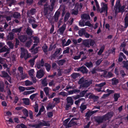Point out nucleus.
I'll list each match as a JSON object with an SVG mask.
<instances>
[{
  "label": "nucleus",
  "instance_id": "f257e3e1",
  "mask_svg": "<svg viewBox=\"0 0 128 128\" xmlns=\"http://www.w3.org/2000/svg\"><path fill=\"white\" fill-rule=\"evenodd\" d=\"M96 3V6L97 8V10L98 12L102 13V12H106V15L107 13L108 7L107 5L104 2H102L101 4V8L100 9V7L98 2L97 0H94Z\"/></svg>",
  "mask_w": 128,
  "mask_h": 128
},
{
  "label": "nucleus",
  "instance_id": "f03ea898",
  "mask_svg": "<svg viewBox=\"0 0 128 128\" xmlns=\"http://www.w3.org/2000/svg\"><path fill=\"white\" fill-rule=\"evenodd\" d=\"M49 121H46L44 120L38 121L37 124L33 125H29L30 127L35 128H41L42 126H50Z\"/></svg>",
  "mask_w": 128,
  "mask_h": 128
},
{
  "label": "nucleus",
  "instance_id": "7ed1b4c3",
  "mask_svg": "<svg viewBox=\"0 0 128 128\" xmlns=\"http://www.w3.org/2000/svg\"><path fill=\"white\" fill-rule=\"evenodd\" d=\"M113 113L110 112L108 113L102 117H98L96 119V120L98 123H100L106 120H108L112 116Z\"/></svg>",
  "mask_w": 128,
  "mask_h": 128
},
{
  "label": "nucleus",
  "instance_id": "20e7f679",
  "mask_svg": "<svg viewBox=\"0 0 128 128\" xmlns=\"http://www.w3.org/2000/svg\"><path fill=\"white\" fill-rule=\"evenodd\" d=\"M51 3V6L48 5L47 4H46L44 6V12L45 14L46 15L48 10L50 11H52L54 8V4L56 0H50Z\"/></svg>",
  "mask_w": 128,
  "mask_h": 128
},
{
  "label": "nucleus",
  "instance_id": "39448f33",
  "mask_svg": "<svg viewBox=\"0 0 128 128\" xmlns=\"http://www.w3.org/2000/svg\"><path fill=\"white\" fill-rule=\"evenodd\" d=\"M125 6L124 5L121 6L120 4V1L119 0L117 1L116 5L114 7V10L115 13L118 12H118H123L124 11V8L125 7Z\"/></svg>",
  "mask_w": 128,
  "mask_h": 128
},
{
  "label": "nucleus",
  "instance_id": "423d86ee",
  "mask_svg": "<svg viewBox=\"0 0 128 128\" xmlns=\"http://www.w3.org/2000/svg\"><path fill=\"white\" fill-rule=\"evenodd\" d=\"M92 83L91 82H89L87 80H84L83 77L80 78L78 82L79 84H81L80 88L81 87L87 88Z\"/></svg>",
  "mask_w": 128,
  "mask_h": 128
},
{
  "label": "nucleus",
  "instance_id": "0eeeda50",
  "mask_svg": "<svg viewBox=\"0 0 128 128\" xmlns=\"http://www.w3.org/2000/svg\"><path fill=\"white\" fill-rule=\"evenodd\" d=\"M21 58H24L26 60L30 56V53H28V50L23 48H21Z\"/></svg>",
  "mask_w": 128,
  "mask_h": 128
},
{
  "label": "nucleus",
  "instance_id": "6e6552de",
  "mask_svg": "<svg viewBox=\"0 0 128 128\" xmlns=\"http://www.w3.org/2000/svg\"><path fill=\"white\" fill-rule=\"evenodd\" d=\"M82 5L81 3H77L75 6L74 9L72 10V14L74 15H77L78 12V10H80L82 8Z\"/></svg>",
  "mask_w": 128,
  "mask_h": 128
},
{
  "label": "nucleus",
  "instance_id": "1a4fd4ad",
  "mask_svg": "<svg viewBox=\"0 0 128 128\" xmlns=\"http://www.w3.org/2000/svg\"><path fill=\"white\" fill-rule=\"evenodd\" d=\"M124 26H120L118 29L121 32H122L125 30V28L127 27L128 26V18L127 16L125 17L124 18Z\"/></svg>",
  "mask_w": 128,
  "mask_h": 128
},
{
  "label": "nucleus",
  "instance_id": "9d476101",
  "mask_svg": "<svg viewBox=\"0 0 128 128\" xmlns=\"http://www.w3.org/2000/svg\"><path fill=\"white\" fill-rule=\"evenodd\" d=\"M1 72L2 74L0 75V76L2 77L6 78V79L10 83H12L11 78L8 74L4 71H2Z\"/></svg>",
  "mask_w": 128,
  "mask_h": 128
},
{
  "label": "nucleus",
  "instance_id": "9b49d317",
  "mask_svg": "<svg viewBox=\"0 0 128 128\" xmlns=\"http://www.w3.org/2000/svg\"><path fill=\"white\" fill-rule=\"evenodd\" d=\"M107 71H103V74L101 75V77H104L107 78H111L113 74L111 72H108L107 74Z\"/></svg>",
  "mask_w": 128,
  "mask_h": 128
},
{
  "label": "nucleus",
  "instance_id": "f8f14e48",
  "mask_svg": "<svg viewBox=\"0 0 128 128\" xmlns=\"http://www.w3.org/2000/svg\"><path fill=\"white\" fill-rule=\"evenodd\" d=\"M70 120V118H68L66 119L64 122V126H66V128L71 127L73 124L74 122H73L72 121H70L68 124Z\"/></svg>",
  "mask_w": 128,
  "mask_h": 128
},
{
  "label": "nucleus",
  "instance_id": "ddd939ff",
  "mask_svg": "<svg viewBox=\"0 0 128 128\" xmlns=\"http://www.w3.org/2000/svg\"><path fill=\"white\" fill-rule=\"evenodd\" d=\"M44 74V70L40 69L37 72L36 76L38 78H40L43 76Z\"/></svg>",
  "mask_w": 128,
  "mask_h": 128
},
{
  "label": "nucleus",
  "instance_id": "4468645a",
  "mask_svg": "<svg viewBox=\"0 0 128 128\" xmlns=\"http://www.w3.org/2000/svg\"><path fill=\"white\" fill-rule=\"evenodd\" d=\"M6 45L0 49V52H6L4 54V56L5 57L6 56V54L9 53V49L6 48Z\"/></svg>",
  "mask_w": 128,
  "mask_h": 128
},
{
  "label": "nucleus",
  "instance_id": "2eb2a0df",
  "mask_svg": "<svg viewBox=\"0 0 128 128\" xmlns=\"http://www.w3.org/2000/svg\"><path fill=\"white\" fill-rule=\"evenodd\" d=\"M76 70L77 71H80L83 73H87L88 72V70L86 68L85 66H82V67L76 69Z\"/></svg>",
  "mask_w": 128,
  "mask_h": 128
},
{
  "label": "nucleus",
  "instance_id": "dca6fc26",
  "mask_svg": "<svg viewBox=\"0 0 128 128\" xmlns=\"http://www.w3.org/2000/svg\"><path fill=\"white\" fill-rule=\"evenodd\" d=\"M44 62L43 59H42L41 61L40 62H37L36 65V67L38 69H40L41 66H44Z\"/></svg>",
  "mask_w": 128,
  "mask_h": 128
},
{
  "label": "nucleus",
  "instance_id": "f3484780",
  "mask_svg": "<svg viewBox=\"0 0 128 128\" xmlns=\"http://www.w3.org/2000/svg\"><path fill=\"white\" fill-rule=\"evenodd\" d=\"M33 39L34 40V44L32 47V49H33L35 46H37L38 43L39 42V40L37 36L33 37Z\"/></svg>",
  "mask_w": 128,
  "mask_h": 128
},
{
  "label": "nucleus",
  "instance_id": "a211bd4d",
  "mask_svg": "<svg viewBox=\"0 0 128 128\" xmlns=\"http://www.w3.org/2000/svg\"><path fill=\"white\" fill-rule=\"evenodd\" d=\"M18 38L21 42H24L27 40V36L26 35H21L19 36Z\"/></svg>",
  "mask_w": 128,
  "mask_h": 128
},
{
  "label": "nucleus",
  "instance_id": "6ab92c4d",
  "mask_svg": "<svg viewBox=\"0 0 128 128\" xmlns=\"http://www.w3.org/2000/svg\"><path fill=\"white\" fill-rule=\"evenodd\" d=\"M82 19L85 20H90V18L89 15L88 14H84L81 16Z\"/></svg>",
  "mask_w": 128,
  "mask_h": 128
},
{
  "label": "nucleus",
  "instance_id": "aec40b11",
  "mask_svg": "<svg viewBox=\"0 0 128 128\" xmlns=\"http://www.w3.org/2000/svg\"><path fill=\"white\" fill-rule=\"evenodd\" d=\"M22 82L24 84H23L22 85L23 86H30L33 84V83L32 82L28 80H27L23 82Z\"/></svg>",
  "mask_w": 128,
  "mask_h": 128
},
{
  "label": "nucleus",
  "instance_id": "412c9836",
  "mask_svg": "<svg viewBox=\"0 0 128 128\" xmlns=\"http://www.w3.org/2000/svg\"><path fill=\"white\" fill-rule=\"evenodd\" d=\"M66 28V24H64L59 29L60 34H63L64 30Z\"/></svg>",
  "mask_w": 128,
  "mask_h": 128
},
{
  "label": "nucleus",
  "instance_id": "4be33fe9",
  "mask_svg": "<svg viewBox=\"0 0 128 128\" xmlns=\"http://www.w3.org/2000/svg\"><path fill=\"white\" fill-rule=\"evenodd\" d=\"M72 96L68 97L66 99V100L68 104H70V105H72L74 103V101L72 99Z\"/></svg>",
  "mask_w": 128,
  "mask_h": 128
},
{
  "label": "nucleus",
  "instance_id": "5701e85b",
  "mask_svg": "<svg viewBox=\"0 0 128 128\" xmlns=\"http://www.w3.org/2000/svg\"><path fill=\"white\" fill-rule=\"evenodd\" d=\"M80 90H72L68 91V95L76 94L77 93H78L80 92Z\"/></svg>",
  "mask_w": 128,
  "mask_h": 128
},
{
  "label": "nucleus",
  "instance_id": "b1692460",
  "mask_svg": "<svg viewBox=\"0 0 128 128\" xmlns=\"http://www.w3.org/2000/svg\"><path fill=\"white\" fill-rule=\"evenodd\" d=\"M26 32L28 35L31 36L32 34L33 31L30 28L28 27L26 30Z\"/></svg>",
  "mask_w": 128,
  "mask_h": 128
},
{
  "label": "nucleus",
  "instance_id": "393cba45",
  "mask_svg": "<svg viewBox=\"0 0 128 128\" xmlns=\"http://www.w3.org/2000/svg\"><path fill=\"white\" fill-rule=\"evenodd\" d=\"M83 43L84 45L86 46L90 47L89 39L85 40L83 41Z\"/></svg>",
  "mask_w": 128,
  "mask_h": 128
},
{
  "label": "nucleus",
  "instance_id": "a878e982",
  "mask_svg": "<svg viewBox=\"0 0 128 128\" xmlns=\"http://www.w3.org/2000/svg\"><path fill=\"white\" fill-rule=\"evenodd\" d=\"M123 58L124 59L126 58V57L124 54L122 52H120V56L118 60V61L121 62L123 60Z\"/></svg>",
  "mask_w": 128,
  "mask_h": 128
},
{
  "label": "nucleus",
  "instance_id": "bb28decb",
  "mask_svg": "<svg viewBox=\"0 0 128 128\" xmlns=\"http://www.w3.org/2000/svg\"><path fill=\"white\" fill-rule=\"evenodd\" d=\"M36 12V10L34 9H32L30 11H28L27 12V14L28 16H29L30 14L32 15L34 14Z\"/></svg>",
  "mask_w": 128,
  "mask_h": 128
},
{
  "label": "nucleus",
  "instance_id": "cd10ccee",
  "mask_svg": "<svg viewBox=\"0 0 128 128\" xmlns=\"http://www.w3.org/2000/svg\"><path fill=\"white\" fill-rule=\"evenodd\" d=\"M50 89L48 87H45L44 88V90L45 92L46 95L48 96L49 95V91Z\"/></svg>",
  "mask_w": 128,
  "mask_h": 128
},
{
  "label": "nucleus",
  "instance_id": "c85d7f7f",
  "mask_svg": "<svg viewBox=\"0 0 128 128\" xmlns=\"http://www.w3.org/2000/svg\"><path fill=\"white\" fill-rule=\"evenodd\" d=\"M14 35L12 32H10L9 33L8 35L7 36V38L8 40H12L14 38Z\"/></svg>",
  "mask_w": 128,
  "mask_h": 128
},
{
  "label": "nucleus",
  "instance_id": "c756f323",
  "mask_svg": "<svg viewBox=\"0 0 128 128\" xmlns=\"http://www.w3.org/2000/svg\"><path fill=\"white\" fill-rule=\"evenodd\" d=\"M60 14V12H59L57 11L56 12L54 15V19L55 22L57 21Z\"/></svg>",
  "mask_w": 128,
  "mask_h": 128
},
{
  "label": "nucleus",
  "instance_id": "7c9ffc66",
  "mask_svg": "<svg viewBox=\"0 0 128 128\" xmlns=\"http://www.w3.org/2000/svg\"><path fill=\"white\" fill-rule=\"evenodd\" d=\"M23 103L26 105H28L29 104L30 100L28 98H24L22 99Z\"/></svg>",
  "mask_w": 128,
  "mask_h": 128
},
{
  "label": "nucleus",
  "instance_id": "2f4dec72",
  "mask_svg": "<svg viewBox=\"0 0 128 128\" xmlns=\"http://www.w3.org/2000/svg\"><path fill=\"white\" fill-rule=\"evenodd\" d=\"M29 22L31 24L34 23L36 22V19L33 17L31 16L29 18Z\"/></svg>",
  "mask_w": 128,
  "mask_h": 128
},
{
  "label": "nucleus",
  "instance_id": "473e14b6",
  "mask_svg": "<svg viewBox=\"0 0 128 128\" xmlns=\"http://www.w3.org/2000/svg\"><path fill=\"white\" fill-rule=\"evenodd\" d=\"M34 48L33 49H32V48L30 49L31 52L33 54H35L38 52V50L40 47H38L34 49Z\"/></svg>",
  "mask_w": 128,
  "mask_h": 128
},
{
  "label": "nucleus",
  "instance_id": "72a5a7b5",
  "mask_svg": "<svg viewBox=\"0 0 128 128\" xmlns=\"http://www.w3.org/2000/svg\"><path fill=\"white\" fill-rule=\"evenodd\" d=\"M97 110L91 112H88L86 114V116L88 117H90L92 115L96 113Z\"/></svg>",
  "mask_w": 128,
  "mask_h": 128
},
{
  "label": "nucleus",
  "instance_id": "f704fd0d",
  "mask_svg": "<svg viewBox=\"0 0 128 128\" xmlns=\"http://www.w3.org/2000/svg\"><path fill=\"white\" fill-rule=\"evenodd\" d=\"M22 27H20L19 28H15L12 29V31L13 32L17 33H20L22 29Z\"/></svg>",
  "mask_w": 128,
  "mask_h": 128
},
{
  "label": "nucleus",
  "instance_id": "c9c22d12",
  "mask_svg": "<svg viewBox=\"0 0 128 128\" xmlns=\"http://www.w3.org/2000/svg\"><path fill=\"white\" fill-rule=\"evenodd\" d=\"M85 33V30L84 29L82 28L78 31V34L80 36H82Z\"/></svg>",
  "mask_w": 128,
  "mask_h": 128
},
{
  "label": "nucleus",
  "instance_id": "e433bc0d",
  "mask_svg": "<svg viewBox=\"0 0 128 128\" xmlns=\"http://www.w3.org/2000/svg\"><path fill=\"white\" fill-rule=\"evenodd\" d=\"M62 50L61 48H59L56 51L54 55L55 56L57 55L60 54L62 52Z\"/></svg>",
  "mask_w": 128,
  "mask_h": 128
},
{
  "label": "nucleus",
  "instance_id": "4c0bfd02",
  "mask_svg": "<svg viewBox=\"0 0 128 128\" xmlns=\"http://www.w3.org/2000/svg\"><path fill=\"white\" fill-rule=\"evenodd\" d=\"M45 110V108L44 106H42L40 109L38 113L36 115V116H38L40 115L41 113L43 112Z\"/></svg>",
  "mask_w": 128,
  "mask_h": 128
},
{
  "label": "nucleus",
  "instance_id": "58836bf2",
  "mask_svg": "<svg viewBox=\"0 0 128 128\" xmlns=\"http://www.w3.org/2000/svg\"><path fill=\"white\" fill-rule=\"evenodd\" d=\"M104 48V46H102L100 48L99 51L98 53V55H101L103 52Z\"/></svg>",
  "mask_w": 128,
  "mask_h": 128
},
{
  "label": "nucleus",
  "instance_id": "ea45409f",
  "mask_svg": "<svg viewBox=\"0 0 128 128\" xmlns=\"http://www.w3.org/2000/svg\"><path fill=\"white\" fill-rule=\"evenodd\" d=\"M35 91V90H34L29 91H24L23 93V94L24 95L30 94L34 93Z\"/></svg>",
  "mask_w": 128,
  "mask_h": 128
},
{
  "label": "nucleus",
  "instance_id": "a19ab883",
  "mask_svg": "<svg viewBox=\"0 0 128 128\" xmlns=\"http://www.w3.org/2000/svg\"><path fill=\"white\" fill-rule=\"evenodd\" d=\"M29 74L30 77H32L33 76L34 71L33 69H32L29 70L28 72Z\"/></svg>",
  "mask_w": 128,
  "mask_h": 128
},
{
  "label": "nucleus",
  "instance_id": "79ce46f5",
  "mask_svg": "<svg viewBox=\"0 0 128 128\" xmlns=\"http://www.w3.org/2000/svg\"><path fill=\"white\" fill-rule=\"evenodd\" d=\"M80 109L81 112H82L86 108V106L83 104H82L80 106Z\"/></svg>",
  "mask_w": 128,
  "mask_h": 128
},
{
  "label": "nucleus",
  "instance_id": "37998d69",
  "mask_svg": "<svg viewBox=\"0 0 128 128\" xmlns=\"http://www.w3.org/2000/svg\"><path fill=\"white\" fill-rule=\"evenodd\" d=\"M112 84H116L118 82V80L115 78H114L112 79Z\"/></svg>",
  "mask_w": 128,
  "mask_h": 128
},
{
  "label": "nucleus",
  "instance_id": "c03bdc74",
  "mask_svg": "<svg viewBox=\"0 0 128 128\" xmlns=\"http://www.w3.org/2000/svg\"><path fill=\"white\" fill-rule=\"evenodd\" d=\"M85 65L88 68H90L92 66V64L91 62H86L85 64Z\"/></svg>",
  "mask_w": 128,
  "mask_h": 128
},
{
  "label": "nucleus",
  "instance_id": "a18cd8bd",
  "mask_svg": "<svg viewBox=\"0 0 128 128\" xmlns=\"http://www.w3.org/2000/svg\"><path fill=\"white\" fill-rule=\"evenodd\" d=\"M20 75L21 78L22 80H23L24 78L28 77L27 74L25 73H23L22 74H20Z\"/></svg>",
  "mask_w": 128,
  "mask_h": 128
},
{
  "label": "nucleus",
  "instance_id": "49530a36",
  "mask_svg": "<svg viewBox=\"0 0 128 128\" xmlns=\"http://www.w3.org/2000/svg\"><path fill=\"white\" fill-rule=\"evenodd\" d=\"M46 79V78H45L42 80V84L44 86H47L48 84Z\"/></svg>",
  "mask_w": 128,
  "mask_h": 128
},
{
  "label": "nucleus",
  "instance_id": "de8ad7c7",
  "mask_svg": "<svg viewBox=\"0 0 128 128\" xmlns=\"http://www.w3.org/2000/svg\"><path fill=\"white\" fill-rule=\"evenodd\" d=\"M106 91L107 92H109V94H104L103 96V97H106L107 96H108V95H109V94L111 93H112V92H114L113 90H109L108 89L106 90Z\"/></svg>",
  "mask_w": 128,
  "mask_h": 128
},
{
  "label": "nucleus",
  "instance_id": "09e8293b",
  "mask_svg": "<svg viewBox=\"0 0 128 128\" xmlns=\"http://www.w3.org/2000/svg\"><path fill=\"white\" fill-rule=\"evenodd\" d=\"M71 76L72 78L74 79L79 76V74L76 73H74L71 75Z\"/></svg>",
  "mask_w": 128,
  "mask_h": 128
},
{
  "label": "nucleus",
  "instance_id": "8fccbe9b",
  "mask_svg": "<svg viewBox=\"0 0 128 128\" xmlns=\"http://www.w3.org/2000/svg\"><path fill=\"white\" fill-rule=\"evenodd\" d=\"M42 49L45 53H46L47 52L48 46L46 44H44L42 47Z\"/></svg>",
  "mask_w": 128,
  "mask_h": 128
},
{
  "label": "nucleus",
  "instance_id": "3c124183",
  "mask_svg": "<svg viewBox=\"0 0 128 128\" xmlns=\"http://www.w3.org/2000/svg\"><path fill=\"white\" fill-rule=\"evenodd\" d=\"M4 84L3 82H0V91L3 92L4 90Z\"/></svg>",
  "mask_w": 128,
  "mask_h": 128
},
{
  "label": "nucleus",
  "instance_id": "603ef678",
  "mask_svg": "<svg viewBox=\"0 0 128 128\" xmlns=\"http://www.w3.org/2000/svg\"><path fill=\"white\" fill-rule=\"evenodd\" d=\"M45 66L47 71H49L51 68L50 66L48 64H45Z\"/></svg>",
  "mask_w": 128,
  "mask_h": 128
},
{
  "label": "nucleus",
  "instance_id": "864d4df0",
  "mask_svg": "<svg viewBox=\"0 0 128 128\" xmlns=\"http://www.w3.org/2000/svg\"><path fill=\"white\" fill-rule=\"evenodd\" d=\"M13 16L15 18H18L20 16V14L18 12H15L13 14Z\"/></svg>",
  "mask_w": 128,
  "mask_h": 128
},
{
  "label": "nucleus",
  "instance_id": "5fc2aeb1",
  "mask_svg": "<svg viewBox=\"0 0 128 128\" xmlns=\"http://www.w3.org/2000/svg\"><path fill=\"white\" fill-rule=\"evenodd\" d=\"M70 16L69 13H67L66 14L64 18V21L65 22L66 21L68 20L70 17Z\"/></svg>",
  "mask_w": 128,
  "mask_h": 128
},
{
  "label": "nucleus",
  "instance_id": "6e6d98bb",
  "mask_svg": "<svg viewBox=\"0 0 128 128\" xmlns=\"http://www.w3.org/2000/svg\"><path fill=\"white\" fill-rule=\"evenodd\" d=\"M32 42V40H30V41L27 42L26 44V46L28 48L30 47V46L31 45Z\"/></svg>",
  "mask_w": 128,
  "mask_h": 128
},
{
  "label": "nucleus",
  "instance_id": "4d7b16f0",
  "mask_svg": "<svg viewBox=\"0 0 128 128\" xmlns=\"http://www.w3.org/2000/svg\"><path fill=\"white\" fill-rule=\"evenodd\" d=\"M120 96L119 94H115L114 95V98L115 101H116L120 97Z\"/></svg>",
  "mask_w": 128,
  "mask_h": 128
},
{
  "label": "nucleus",
  "instance_id": "13d9d810",
  "mask_svg": "<svg viewBox=\"0 0 128 128\" xmlns=\"http://www.w3.org/2000/svg\"><path fill=\"white\" fill-rule=\"evenodd\" d=\"M71 42V41L69 39L67 40V41L65 44H64V42H63L62 44L64 46H67L68 45L70 44Z\"/></svg>",
  "mask_w": 128,
  "mask_h": 128
},
{
  "label": "nucleus",
  "instance_id": "bf43d9fd",
  "mask_svg": "<svg viewBox=\"0 0 128 128\" xmlns=\"http://www.w3.org/2000/svg\"><path fill=\"white\" fill-rule=\"evenodd\" d=\"M22 111L24 114L26 116H28V112L27 110L25 108L24 109H23Z\"/></svg>",
  "mask_w": 128,
  "mask_h": 128
},
{
  "label": "nucleus",
  "instance_id": "052dcab7",
  "mask_svg": "<svg viewBox=\"0 0 128 128\" xmlns=\"http://www.w3.org/2000/svg\"><path fill=\"white\" fill-rule=\"evenodd\" d=\"M65 62V60H61L58 61L57 62V63L59 65H62Z\"/></svg>",
  "mask_w": 128,
  "mask_h": 128
},
{
  "label": "nucleus",
  "instance_id": "680f3d73",
  "mask_svg": "<svg viewBox=\"0 0 128 128\" xmlns=\"http://www.w3.org/2000/svg\"><path fill=\"white\" fill-rule=\"evenodd\" d=\"M18 89L20 92H22L25 90V87L20 86L18 87Z\"/></svg>",
  "mask_w": 128,
  "mask_h": 128
},
{
  "label": "nucleus",
  "instance_id": "e2e57ef3",
  "mask_svg": "<svg viewBox=\"0 0 128 128\" xmlns=\"http://www.w3.org/2000/svg\"><path fill=\"white\" fill-rule=\"evenodd\" d=\"M89 44L90 46H93L95 44V42L92 39H89Z\"/></svg>",
  "mask_w": 128,
  "mask_h": 128
},
{
  "label": "nucleus",
  "instance_id": "0e129e2a",
  "mask_svg": "<svg viewBox=\"0 0 128 128\" xmlns=\"http://www.w3.org/2000/svg\"><path fill=\"white\" fill-rule=\"evenodd\" d=\"M38 94V93H36L34 94H33L31 95L30 96V98L32 100H33L34 98Z\"/></svg>",
  "mask_w": 128,
  "mask_h": 128
},
{
  "label": "nucleus",
  "instance_id": "69168bd1",
  "mask_svg": "<svg viewBox=\"0 0 128 128\" xmlns=\"http://www.w3.org/2000/svg\"><path fill=\"white\" fill-rule=\"evenodd\" d=\"M7 44L8 45L10 48L11 49L13 48L14 47L13 44L10 42H7Z\"/></svg>",
  "mask_w": 128,
  "mask_h": 128
},
{
  "label": "nucleus",
  "instance_id": "338daca9",
  "mask_svg": "<svg viewBox=\"0 0 128 128\" xmlns=\"http://www.w3.org/2000/svg\"><path fill=\"white\" fill-rule=\"evenodd\" d=\"M89 98H92L94 99H96L98 98V97L97 96H95L94 95L91 94L89 96Z\"/></svg>",
  "mask_w": 128,
  "mask_h": 128
},
{
  "label": "nucleus",
  "instance_id": "774afa93",
  "mask_svg": "<svg viewBox=\"0 0 128 128\" xmlns=\"http://www.w3.org/2000/svg\"><path fill=\"white\" fill-rule=\"evenodd\" d=\"M124 67L125 68H126L128 69V60L126 62H123Z\"/></svg>",
  "mask_w": 128,
  "mask_h": 128
}]
</instances>
